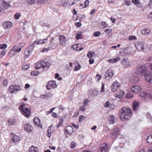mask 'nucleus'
<instances>
[{"instance_id":"41","label":"nucleus","mask_w":152,"mask_h":152,"mask_svg":"<svg viewBox=\"0 0 152 152\" xmlns=\"http://www.w3.org/2000/svg\"><path fill=\"white\" fill-rule=\"evenodd\" d=\"M98 91L94 89L92 91L91 93V96H95L97 95L98 94Z\"/></svg>"},{"instance_id":"19","label":"nucleus","mask_w":152,"mask_h":152,"mask_svg":"<svg viewBox=\"0 0 152 152\" xmlns=\"http://www.w3.org/2000/svg\"><path fill=\"white\" fill-rule=\"evenodd\" d=\"M108 120L110 124H113L115 121L117 120V118L113 115H110L108 118Z\"/></svg>"},{"instance_id":"51","label":"nucleus","mask_w":152,"mask_h":152,"mask_svg":"<svg viewBox=\"0 0 152 152\" xmlns=\"http://www.w3.org/2000/svg\"><path fill=\"white\" fill-rule=\"evenodd\" d=\"M20 16V14L19 13H16L14 15V18L15 19L18 20V19Z\"/></svg>"},{"instance_id":"7","label":"nucleus","mask_w":152,"mask_h":152,"mask_svg":"<svg viewBox=\"0 0 152 152\" xmlns=\"http://www.w3.org/2000/svg\"><path fill=\"white\" fill-rule=\"evenodd\" d=\"M122 64L124 68H126L131 65L129 60L126 58H124L122 59Z\"/></svg>"},{"instance_id":"11","label":"nucleus","mask_w":152,"mask_h":152,"mask_svg":"<svg viewBox=\"0 0 152 152\" xmlns=\"http://www.w3.org/2000/svg\"><path fill=\"white\" fill-rule=\"evenodd\" d=\"M120 83L118 82H114L111 86V90L113 92H115L119 87Z\"/></svg>"},{"instance_id":"27","label":"nucleus","mask_w":152,"mask_h":152,"mask_svg":"<svg viewBox=\"0 0 152 152\" xmlns=\"http://www.w3.org/2000/svg\"><path fill=\"white\" fill-rule=\"evenodd\" d=\"M124 52L126 54H129L132 52V48L131 47H128L125 48Z\"/></svg>"},{"instance_id":"32","label":"nucleus","mask_w":152,"mask_h":152,"mask_svg":"<svg viewBox=\"0 0 152 152\" xmlns=\"http://www.w3.org/2000/svg\"><path fill=\"white\" fill-rule=\"evenodd\" d=\"M103 145L104 146L101 147V152H106L108 148L107 144H105Z\"/></svg>"},{"instance_id":"52","label":"nucleus","mask_w":152,"mask_h":152,"mask_svg":"<svg viewBox=\"0 0 152 152\" xmlns=\"http://www.w3.org/2000/svg\"><path fill=\"white\" fill-rule=\"evenodd\" d=\"M129 40H136L137 39V37L135 36H130L129 39Z\"/></svg>"},{"instance_id":"40","label":"nucleus","mask_w":152,"mask_h":152,"mask_svg":"<svg viewBox=\"0 0 152 152\" xmlns=\"http://www.w3.org/2000/svg\"><path fill=\"white\" fill-rule=\"evenodd\" d=\"M49 47H50V50H52L56 48V46L54 43H49Z\"/></svg>"},{"instance_id":"55","label":"nucleus","mask_w":152,"mask_h":152,"mask_svg":"<svg viewBox=\"0 0 152 152\" xmlns=\"http://www.w3.org/2000/svg\"><path fill=\"white\" fill-rule=\"evenodd\" d=\"M110 102L109 101H107L104 104V107L106 108L110 107Z\"/></svg>"},{"instance_id":"53","label":"nucleus","mask_w":152,"mask_h":152,"mask_svg":"<svg viewBox=\"0 0 152 152\" xmlns=\"http://www.w3.org/2000/svg\"><path fill=\"white\" fill-rule=\"evenodd\" d=\"M77 145L76 143H75L74 141H72L70 144V148L72 149L74 148Z\"/></svg>"},{"instance_id":"57","label":"nucleus","mask_w":152,"mask_h":152,"mask_svg":"<svg viewBox=\"0 0 152 152\" xmlns=\"http://www.w3.org/2000/svg\"><path fill=\"white\" fill-rule=\"evenodd\" d=\"M26 2L29 4L32 5L34 2V0H26Z\"/></svg>"},{"instance_id":"64","label":"nucleus","mask_w":152,"mask_h":152,"mask_svg":"<svg viewBox=\"0 0 152 152\" xmlns=\"http://www.w3.org/2000/svg\"><path fill=\"white\" fill-rule=\"evenodd\" d=\"M102 78V77L100 75L97 74L96 77V79L98 81L100 80Z\"/></svg>"},{"instance_id":"21","label":"nucleus","mask_w":152,"mask_h":152,"mask_svg":"<svg viewBox=\"0 0 152 152\" xmlns=\"http://www.w3.org/2000/svg\"><path fill=\"white\" fill-rule=\"evenodd\" d=\"M113 75V71L112 69H109L105 75V78H106L107 77L111 78Z\"/></svg>"},{"instance_id":"31","label":"nucleus","mask_w":152,"mask_h":152,"mask_svg":"<svg viewBox=\"0 0 152 152\" xmlns=\"http://www.w3.org/2000/svg\"><path fill=\"white\" fill-rule=\"evenodd\" d=\"M41 123L39 119L37 118H34L33 120V123L35 126H37L38 124Z\"/></svg>"},{"instance_id":"29","label":"nucleus","mask_w":152,"mask_h":152,"mask_svg":"<svg viewBox=\"0 0 152 152\" xmlns=\"http://www.w3.org/2000/svg\"><path fill=\"white\" fill-rule=\"evenodd\" d=\"M150 32V29L149 28H145L142 30L141 33L143 35H148Z\"/></svg>"},{"instance_id":"17","label":"nucleus","mask_w":152,"mask_h":152,"mask_svg":"<svg viewBox=\"0 0 152 152\" xmlns=\"http://www.w3.org/2000/svg\"><path fill=\"white\" fill-rule=\"evenodd\" d=\"M131 90L133 93H137L140 91V88L139 86H133L131 87Z\"/></svg>"},{"instance_id":"36","label":"nucleus","mask_w":152,"mask_h":152,"mask_svg":"<svg viewBox=\"0 0 152 152\" xmlns=\"http://www.w3.org/2000/svg\"><path fill=\"white\" fill-rule=\"evenodd\" d=\"M127 98H132L133 96V94L131 93L130 92H128L126 94L125 96Z\"/></svg>"},{"instance_id":"59","label":"nucleus","mask_w":152,"mask_h":152,"mask_svg":"<svg viewBox=\"0 0 152 152\" xmlns=\"http://www.w3.org/2000/svg\"><path fill=\"white\" fill-rule=\"evenodd\" d=\"M75 38L76 40H78L80 39H82V37L81 34H78L77 35Z\"/></svg>"},{"instance_id":"43","label":"nucleus","mask_w":152,"mask_h":152,"mask_svg":"<svg viewBox=\"0 0 152 152\" xmlns=\"http://www.w3.org/2000/svg\"><path fill=\"white\" fill-rule=\"evenodd\" d=\"M22 32L21 31H19L16 34V38L18 39L22 38V35H21Z\"/></svg>"},{"instance_id":"1","label":"nucleus","mask_w":152,"mask_h":152,"mask_svg":"<svg viewBox=\"0 0 152 152\" xmlns=\"http://www.w3.org/2000/svg\"><path fill=\"white\" fill-rule=\"evenodd\" d=\"M119 115L120 119L122 121H126L129 119L132 115V110L126 107H123Z\"/></svg>"},{"instance_id":"10","label":"nucleus","mask_w":152,"mask_h":152,"mask_svg":"<svg viewBox=\"0 0 152 152\" xmlns=\"http://www.w3.org/2000/svg\"><path fill=\"white\" fill-rule=\"evenodd\" d=\"M48 40V38H47L43 39H40L39 40H37L33 42V44L36 45L39 44H45L46 43Z\"/></svg>"},{"instance_id":"34","label":"nucleus","mask_w":152,"mask_h":152,"mask_svg":"<svg viewBox=\"0 0 152 152\" xmlns=\"http://www.w3.org/2000/svg\"><path fill=\"white\" fill-rule=\"evenodd\" d=\"M61 1V3H59V4H62L64 7H66L69 4V2H67L66 1L63 0L62 1H59V2Z\"/></svg>"},{"instance_id":"58","label":"nucleus","mask_w":152,"mask_h":152,"mask_svg":"<svg viewBox=\"0 0 152 152\" xmlns=\"http://www.w3.org/2000/svg\"><path fill=\"white\" fill-rule=\"evenodd\" d=\"M146 117L148 119L152 121V116L150 113H147L146 114Z\"/></svg>"},{"instance_id":"30","label":"nucleus","mask_w":152,"mask_h":152,"mask_svg":"<svg viewBox=\"0 0 152 152\" xmlns=\"http://www.w3.org/2000/svg\"><path fill=\"white\" fill-rule=\"evenodd\" d=\"M146 140L148 145H152V135L148 136L146 138Z\"/></svg>"},{"instance_id":"13","label":"nucleus","mask_w":152,"mask_h":152,"mask_svg":"<svg viewBox=\"0 0 152 152\" xmlns=\"http://www.w3.org/2000/svg\"><path fill=\"white\" fill-rule=\"evenodd\" d=\"M135 46L138 50L143 51L144 49V47L143 44L140 42H138L135 44Z\"/></svg>"},{"instance_id":"49","label":"nucleus","mask_w":152,"mask_h":152,"mask_svg":"<svg viewBox=\"0 0 152 152\" xmlns=\"http://www.w3.org/2000/svg\"><path fill=\"white\" fill-rule=\"evenodd\" d=\"M139 78L137 77H134L133 79V82L134 83L136 84L138 82Z\"/></svg>"},{"instance_id":"20","label":"nucleus","mask_w":152,"mask_h":152,"mask_svg":"<svg viewBox=\"0 0 152 152\" xmlns=\"http://www.w3.org/2000/svg\"><path fill=\"white\" fill-rule=\"evenodd\" d=\"M124 93L125 92L124 91L121 90L117 91L116 92V97L118 98L121 99L123 97L124 95Z\"/></svg>"},{"instance_id":"56","label":"nucleus","mask_w":152,"mask_h":152,"mask_svg":"<svg viewBox=\"0 0 152 152\" xmlns=\"http://www.w3.org/2000/svg\"><path fill=\"white\" fill-rule=\"evenodd\" d=\"M76 2L77 1L76 0H74L72 1V0H70L69 2V5L72 6L75 4Z\"/></svg>"},{"instance_id":"50","label":"nucleus","mask_w":152,"mask_h":152,"mask_svg":"<svg viewBox=\"0 0 152 152\" xmlns=\"http://www.w3.org/2000/svg\"><path fill=\"white\" fill-rule=\"evenodd\" d=\"M132 2L135 5H137L138 4H140V2L139 1V0H132Z\"/></svg>"},{"instance_id":"14","label":"nucleus","mask_w":152,"mask_h":152,"mask_svg":"<svg viewBox=\"0 0 152 152\" xmlns=\"http://www.w3.org/2000/svg\"><path fill=\"white\" fill-rule=\"evenodd\" d=\"M21 113L26 118L28 117L31 113L30 110L27 107L24 108V109L22 111Z\"/></svg>"},{"instance_id":"15","label":"nucleus","mask_w":152,"mask_h":152,"mask_svg":"<svg viewBox=\"0 0 152 152\" xmlns=\"http://www.w3.org/2000/svg\"><path fill=\"white\" fill-rule=\"evenodd\" d=\"M58 39L60 41V44L61 45H64L65 44L66 40V38L64 36H60L58 38Z\"/></svg>"},{"instance_id":"46","label":"nucleus","mask_w":152,"mask_h":152,"mask_svg":"<svg viewBox=\"0 0 152 152\" xmlns=\"http://www.w3.org/2000/svg\"><path fill=\"white\" fill-rule=\"evenodd\" d=\"M84 6L82 8H86L88 7L89 4V1L86 0L84 2Z\"/></svg>"},{"instance_id":"48","label":"nucleus","mask_w":152,"mask_h":152,"mask_svg":"<svg viewBox=\"0 0 152 152\" xmlns=\"http://www.w3.org/2000/svg\"><path fill=\"white\" fill-rule=\"evenodd\" d=\"M42 64H41V61H40L39 63H37V64L36 65L35 69H38L40 68H42Z\"/></svg>"},{"instance_id":"39","label":"nucleus","mask_w":152,"mask_h":152,"mask_svg":"<svg viewBox=\"0 0 152 152\" xmlns=\"http://www.w3.org/2000/svg\"><path fill=\"white\" fill-rule=\"evenodd\" d=\"M94 54L95 53L94 52H93L91 51H90L87 54V56L89 58H92Z\"/></svg>"},{"instance_id":"8","label":"nucleus","mask_w":152,"mask_h":152,"mask_svg":"<svg viewBox=\"0 0 152 152\" xmlns=\"http://www.w3.org/2000/svg\"><path fill=\"white\" fill-rule=\"evenodd\" d=\"M24 129L28 133L32 132L33 129L32 126L30 124L28 123L25 124L24 126Z\"/></svg>"},{"instance_id":"25","label":"nucleus","mask_w":152,"mask_h":152,"mask_svg":"<svg viewBox=\"0 0 152 152\" xmlns=\"http://www.w3.org/2000/svg\"><path fill=\"white\" fill-rule=\"evenodd\" d=\"M20 137L16 135L14 136L12 138L11 140L12 142L16 143L20 141Z\"/></svg>"},{"instance_id":"23","label":"nucleus","mask_w":152,"mask_h":152,"mask_svg":"<svg viewBox=\"0 0 152 152\" xmlns=\"http://www.w3.org/2000/svg\"><path fill=\"white\" fill-rule=\"evenodd\" d=\"M48 84L50 87H51L52 88H55L57 86L56 82L54 80L49 81L48 83Z\"/></svg>"},{"instance_id":"60","label":"nucleus","mask_w":152,"mask_h":152,"mask_svg":"<svg viewBox=\"0 0 152 152\" xmlns=\"http://www.w3.org/2000/svg\"><path fill=\"white\" fill-rule=\"evenodd\" d=\"M30 75L32 76H36L38 75V73H36L35 71L34 70L32 71L30 73Z\"/></svg>"},{"instance_id":"22","label":"nucleus","mask_w":152,"mask_h":152,"mask_svg":"<svg viewBox=\"0 0 152 152\" xmlns=\"http://www.w3.org/2000/svg\"><path fill=\"white\" fill-rule=\"evenodd\" d=\"M139 107V103L138 102L135 101L132 104V108L134 111H137Z\"/></svg>"},{"instance_id":"63","label":"nucleus","mask_w":152,"mask_h":152,"mask_svg":"<svg viewBox=\"0 0 152 152\" xmlns=\"http://www.w3.org/2000/svg\"><path fill=\"white\" fill-rule=\"evenodd\" d=\"M145 93L144 92H142L140 93V96L141 97V99L142 100H145V98H144V97L145 96Z\"/></svg>"},{"instance_id":"54","label":"nucleus","mask_w":152,"mask_h":152,"mask_svg":"<svg viewBox=\"0 0 152 152\" xmlns=\"http://www.w3.org/2000/svg\"><path fill=\"white\" fill-rule=\"evenodd\" d=\"M86 118L85 116H84L83 115H81L80 116L79 118V122H81L82 120H84Z\"/></svg>"},{"instance_id":"62","label":"nucleus","mask_w":152,"mask_h":152,"mask_svg":"<svg viewBox=\"0 0 152 152\" xmlns=\"http://www.w3.org/2000/svg\"><path fill=\"white\" fill-rule=\"evenodd\" d=\"M125 2V5H126L127 6H130L131 5V1H128L127 0H126L124 1Z\"/></svg>"},{"instance_id":"16","label":"nucleus","mask_w":152,"mask_h":152,"mask_svg":"<svg viewBox=\"0 0 152 152\" xmlns=\"http://www.w3.org/2000/svg\"><path fill=\"white\" fill-rule=\"evenodd\" d=\"M119 128L118 127H115L112 130L111 132L112 136H115L119 134Z\"/></svg>"},{"instance_id":"2","label":"nucleus","mask_w":152,"mask_h":152,"mask_svg":"<svg viewBox=\"0 0 152 152\" xmlns=\"http://www.w3.org/2000/svg\"><path fill=\"white\" fill-rule=\"evenodd\" d=\"M21 89V86L19 84L11 85L9 88V91L11 94H16Z\"/></svg>"},{"instance_id":"12","label":"nucleus","mask_w":152,"mask_h":152,"mask_svg":"<svg viewBox=\"0 0 152 152\" xmlns=\"http://www.w3.org/2000/svg\"><path fill=\"white\" fill-rule=\"evenodd\" d=\"M12 23L10 21H6L4 22L2 25V26L4 28L8 29L11 28L12 26Z\"/></svg>"},{"instance_id":"28","label":"nucleus","mask_w":152,"mask_h":152,"mask_svg":"<svg viewBox=\"0 0 152 152\" xmlns=\"http://www.w3.org/2000/svg\"><path fill=\"white\" fill-rule=\"evenodd\" d=\"M28 151L29 152H38V149L37 147L32 146L29 148Z\"/></svg>"},{"instance_id":"4","label":"nucleus","mask_w":152,"mask_h":152,"mask_svg":"<svg viewBox=\"0 0 152 152\" xmlns=\"http://www.w3.org/2000/svg\"><path fill=\"white\" fill-rule=\"evenodd\" d=\"M2 4L1 6V12H2L4 9H7L8 7H11L10 4V2L6 1L5 0H3Z\"/></svg>"},{"instance_id":"47","label":"nucleus","mask_w":152,"mask_h":152,"mask_svg":"<svg viewBox=\"0 0 152 152\" xmlns=\"http://www.w3.org/2000/svg\"><path fill=\"white\" fill-rule=\"evenodd\" d=\"M101 34V32L99 31H96L94 32L93 33V36L95 37H98Z\"/></svg>"},{"instance_id":"26","label":"nucleus","mask_w":152,"mask_h":152,"mask_svg":"<svg viewBox=\"0 0 152 152\" xmlns=\"http://www.w3.org/2000/svg\"><path fill=\"white\" fill-rule=\"evenodd\" d=\"M53 127H54L53 125H51L49 126L47 131L48 134L47 136L49 138L50 137V135L53 132V130L52 129Z\"/></svg>"},{"instance_id":"9","label":"nucleus","mask_w":152,"mask_h":152,"mask_svg":"<svg viewBox=\"0 0 152 152\" xmlns=\"http://www.w3.org/2000/svg\"><path fill=\"white\" fill-rule=\"evenodd\" d=\"M21 50V48H18V47L16 46H14L11 48L10 50L8 53V54H10L11 53L12 55L14 54L15 52H17L18 53L20 52Z\"/></svg>"},{"instance_id":"38","label":"nucleus","mask_w":152,"mask_h":152,"mask_svg":"<svg viewBox=\"0 0 152 152\" xmlns=\"http://www.w3.org/2000/svg\"><path fill=\"white\" fill-rule=\"evenodd\" d=\"M144 98H145V100H147L148 99H151L152 96L149 94L145 93Z\"/></svg>"},{"instance_id":"45","label":"nucleus","mask_w":152,"mask_h":152,"mask_svg":"<svg viewBox=\"0 0 152 152\" xmlns=\"http://www.w3.org/2000/svg\"><path fill=\"white\" fill-rule=\"evenodd\" d=\"M25 105L24 104H23L19 106V109L20 111V112H21L24 109V107Z\"/></svg>"},{"instance_id":"6","label":"nucleus","mask_w":152,"mask_h":152,"mask_svg":"<svg viewBox=\"0 0 152 152\" xmlns=\"http://www.w3.org/2000/svg\"><path fill=\"white\" fill-rule=\"evenodd\" d=\"M41 64H42V68L44 70H47L50 64L46 60H43L41 61Z\"/></svg>"},{"instance_id":"18","label":"nucleus","mask_w":152,"mask_h":152,"mask_svg":"<svg viewBox=\"0 0 152 152\" xmlns=\"http://www.w3.org/2000/svg\"><path fill=\"white\" fill-rule=\"evenodd\" d=\"M65 132L67 133H68V135L70 136L72 133L73 128L71 126H68L65 128Z\"/></svg>"},{"instance_id":"35","label":"nucleus","mask_w":152,"mask_h":152,"mask_svg":"<svg viewBox=\"0 0 152 152\" xmlns=\"http://www.w3.org/2000/svg\"><path fill=\"white\" fill-rule=\"evenodd\" d=\"M9 125L12 126L14 125L15 123V121L14 119H8L7 121Z\"/></svg>"},{"instance_id":"5","label":"nucleus","mask_w":152,"mask_h":152,"mask_svg":"<svg viewBox=\"0 0 152 152\" xmlns=\"http://www.w3.org/2000/svg\"><path fill=\"white\" fill-rule=\"evenodd\" d=\"M137 71L140 72L142 75H144L145 76V75L147 71H148L147 70V68L144 66H143L142 65H140L137 68Z\"/></svg>"},{"instance_id":"37","label":"nucleus","mask_w":152,"mask_h":152,"mask_svg":"<svg viewBox=\"0 0 152 152\" xmlns=\"http://www.w3.org/2000/svg\"><path fill=\"white\" fill-rule=\"evenodd\" d=\"M35 45H33V42L31 45H30L28 48L26 49H28L31 52L33 50L34 47L35 46Z\"/></svg>"},{"instance_id":"44","label":"nucleus","mask_w":152,"mask_h":152,"mask_svg":"<svg viewBox=\"0 0 152 152\" xmlns=\"http://www.w3.org/2000/svg\"><path fill=\"white\" fill-rule=\"evenodd\" d=\"M30 65L29 64H26L22 67L23 70H25L28 69Z\"/></svg>"},{"instance_id":"42","label":"nucleus","mask_w":152,"mask_h":152,"mask_svg":"<svg viewBox=\"0 0 152 152\" xmlns=\"http://www.w3.org/2000/svg\"><path fill=\"white\" fill-rule=\"evenodd\" d=\"M7 46V45L6 44H1L0 49H1L5 50Z\"/></svg>"},{"instance_id":"33","label":"nucleus","mask_w":152,"mask_h":152,"mask_svg":"<svg viewBox=\"0 0 152 152\" xmlns=\"http://www.w3.org/2000/svg\"><path fill=\"white\" fill-rule=\"evenodd\" d=\"M31 51L28 50V49H26L24 52V54L25 57L26 58H28L30 55Z\"/></svg>"},{"instance_id":"61","label":"nucleus","mask_w":152,"mask_h":152,"mask_svg":"<svg viewBox=\"0 0 152 152\" xmlns=\"http://www.w3.org/2000/svg\"><path fill=\"white\" fill-rule=\"evenodd\" d=\"M8 81L7 79H4L3 81V86H5L8 84Z\"/></svg>"},{"instance_id":"24","label":"nucleus","mask_w":152,"mask_h":152,"mask_svg":"<svg viewBox=\"0 0 152 152\" xmlns=\"http://www.w3.org/2000/svg\"><path fill=\"white\" fill-rule=\"evenodd\" d=\"M52 96V94L50 92L46 93L44 95L40 96V97L42 99H47Z\"/></svg>"},{"instance_id":"3","label":"nucleus","mask_w":152,"mask_h":152,"mask_svg":"<svg viewBox=\"0 0 152 152\" xmlns=\"http://www.w3.org/2000/svg\"><path fill=\"white\" fill-rule=\"evenodd\" d=\"M145 81L150 83H152V75L149 71H147L144 77Z\"/></svg>"}]
</instances>
